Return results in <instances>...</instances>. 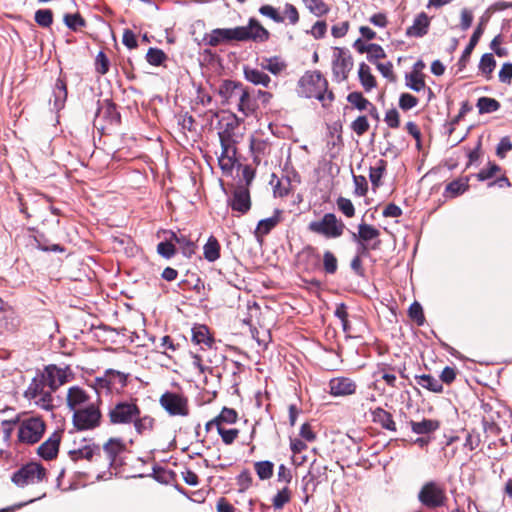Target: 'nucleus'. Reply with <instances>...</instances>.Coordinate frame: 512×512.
<instances>
[{
  "label": "nucleus",
  "mask_w": 512,
  "mask_h": 512,
  "mask_svg": "<svg viewBox=\"0 0 512 512\" xmlns=\"http://www.w3.org/2000/svg\"><path fill=\"white\" fill-rule=\"evenodd\" d=\"M107 417L111 425H133L139 435L151 432L155 419L148 414H141L137 398L121 399L113 403L108 410Z\"/></svg>",
  "instance_id": "obj_1"
},
{
  "label": "nucleus",
  "mask_w": 512,
  "mask_h": 512,
  "mask_svg": "<svg viewBox=\"0 0 512 512\" xmlns=\"http://www.w3.org/2000/svg\"><path fill=\"white\" fill-rule=\"evenodd\" d=\"M270 33L259 21L250 18L248 25L237 26L234 28H216L203 37L205 45L216 47L221 44L232 41L246 42H265L269 39Z\"/></svg>",
  "instance_id": "obj_2"
},
{
  "label": "nucleus",
  "mask_w": 512,
  "mask_h": 512,
  "mask_svg": "<svg viewBox=\"0 0 512 512\" xmlns=\"http://www.w3.org/2000/svg\"><path fill=\"white\" fill-rule=\"evenodd\" d=\"M297 93L301 97L317 99L323 107L334 101V93L328 89V81L319 71L306 72L298 81Z\"/></svg>",
  "instance_id": "obj_3"
},
{
  "label": "nucleus",
  "mask_w": 512,
  "mask_h": 512,
  "mask_svg": "<svg viewBox=\"0 0 512 512\" xmlns=\"http://www.w3.org/2000/svg\"><path fill=\"white\" fill-rule=\"evenodd\" d=\"M417 499L428 509L443 507L448 500L445 485L435 480L426 481L420 487Z\"/></svg>",
  "instance_id": "obj_4"
},
{
  "label": "nucleus",
  "mask_w": 512,
  "mask_h": 512,
  "mask_svg": "<svg viewBox=\"0 0 512 512\" xmlns=\"http://www.w3.org/2000/svg\"><path fill=\"white\" fill-rule=\"evenodd\" d=\"M346 226L334 213H326L319 220L309 223L308 230L328 239L339 238L343 235Z\"/></svg>",
  "instance_id": "obj_5"
},
{
  "label": "nucleus",
  "mask_w": 512,
  "mask_h": 512,
  "mask_svg": "<svg viewBox=\"0 0 512 512\" xmlns=\"http://www.w3.org/2000/svg\"><path fill=\"white\" fill-rule=\"evenodd\" d=\"M101 412L98 406L90 403L73 413V424L77 430H89L96 428L101 422Z\"/></svg>",
  "instance_id": "obj_6"
},
{
  "label": "nucleus",
  "mask_w": 512,
  "mask_h": 512,
  "mask_svg": "<svg viewBox=\"0 0 512 512\" xmlns=\"http://www.w3.org/2000/svg\"><path fill=\"white\" fill-rule=\"evenodd\" d=\"M39 373L47 383V388H50L52 391H56L74 378V374L69 366L59 367L55 364H50L45 366Z\"/></svg>",
  "instance_id": "obj_7"
},
{
  "label": "nucleus",
  "mask_w": 512,
  "mask_h": 512,
  "mask_svg": "<svg viewBox=\"0 0 512 512\" xmlns=\"http://www.w3.org/2000/svg\"><path fill=\"white\" fill-rule=\"evenodd\" d=\"M353 67V59L345 48L335 47L332 55V74L336 82H343L348 78Z\"/></svg>",
  "instance_id": "obj_8"
},
{
  "label": "nucleus",
  "mask_w": 512,
  "mask_h": 512,
  "mask_svg": "<svg viewBox=\"0 0 512 512\" xmlns=\"http://www.w3.org/2000/svg\"><path fill=\"white\" fill-rule=\"evenodd\" d=\"M44 431V421L40 417H30L20 423L18 439L23 443L34 444L42 438Z\"/></svg>",
  "instance_id": "obj_9"
},
{
  "label": "nucleus",
  "mask_w": 512,
  "mask_h": 512,
  "mask_svg": "<svg viewBox=\"0 0 512 512\" xmlns=\"http://www.w3.org/2000/svg\"><path fill=\"white\" fill-rule=\"evenodd\" d=\"M45 469L37 463H29L15 472L12 476V481L20 487L38 483L45 477Z\"/></svg>",
  "instance_id": "obj_10"
},
{
  "label": "nucleus",
  "mask_w": 512,
  "mask_h": 512,
  "mask_svg": "<svg viewBox=\"0 0 512 512\" xmlns=\"http://www.w3.org/2000/svg\"><path fill=\"white\" fill-rule=\"evenodd\" d=\"M159 402L171 416H187L189 414L187 399L180 394L166 392L160 397Z\"/></svg>",
  "instance_id": "obj_11"
},
{
  "label": "nucleus",
  "mask_w": 512,
  "mask_h": 512,
  "mask_svg": "<svg viewBox=\"0 0 512 512\" xmlns=\"http://www.w3.org/2000/svg\"><path fill=\"white\" fill-rule=\"evenodd\" d=\"M128 375L113 369L105 371L104 375L97 377L95 385L97 389H106L109 392L120 391L127 385Z\"/></svg>",
  "instance_id": "obj_12"
},
{
  "label": "nucleus",
  "mask_w": 512,
  "mask_h": 512,
  "mask_svg": "<svg viewBox=\"0 0 512 512\" xmlns=\"http://www.w3.org/2000/svg\"><path fill=\"white\" fill-rule=\"evenodd\" d=\"M329 393L334 397H345L353 395L356 392V382L344 376H339L330 379L328 383Z\"/></svg>",
  "instance_id": "obj_13"
},
{
  "label": "nucleus",
  "mask_w": 512,
  "mask_h": 512,
  "mask_svg": "<svg viewBox=\"0 0 512 512\" xmlns=\"http://www.w3.org/2000/svg\"><path fill=\"white\" fill-rule=\"evenodd\" d=\"M243 118L237 117L235 114H230L228 117H223L220 121L221 128L218 132L219 139L224 141L237 142L238 135L236 130L239 129Z\"/></svg>",
  "instance_id": "obj_14"
},
{
  "label": "nucleus",
  "mask_w": 512,
  "mask_h": 512,
  "mask_svg": "<svg viewBox=\"0 0 512 512\" xmlns=\"http://www.w3.org/2000/svg\"><path fill=\"white\" fill-rule=\"evenodd\" d=\"M229 205L233 211L246 214L251 208L249 188L246 186H237L229 200Z\"/></svg>",
  "instance_id": "obj_15"
},
{
  "label": "nucleus",
  "mask_w": 512,
  "mask_h": 512,
  "mask_svg": "<svg viewBox=\"0 0 512 512\" xmlns=\"http://www.w3.org/2000/svg\"><path fill=\"white\" fill-rule=\"evenodd\" d=\"M61 437V431L53 432L50 437L38 447V455L45 460L54 459L59 451Z\"/></svg>",
  "instance_id": "obj_16"
},
{
  "label": "nucleus",
  "mask_w": 512,
  "mask_h": 512,
  "mask_svg": "<svg viewBox=\"0 0 512 512\" xmlns=\"http://www.w3.org/2000/svg\"><path fill=\"white\" fill-rule=\"evenodd\" d=\"M67 406L73 412L90 404V396L79 386H72L67 392Z\"/></svg>",
  "instance_id": "obj_17"
},
{
  "label": "nucleus",
  "mask_w": 512,
  "mask_h": 512,
  "mask_svg": "<svg viewBox=\"0 0 512 512\" xmlns=\"http://www.w3.org/2000/svg\"><path fill=\"white\" fill-rule=\"evenodd\" d=\"M431 18L425 13L421 12L416 15L411 26L406 29V36L414 38L424 37L430 27Z\"/></svg>",
  "instance_id": "obj_18"
},
{
  "label": "nucleus",
  "mask_w": 512,
  "mask_h": 512,
  "mask_svg": "<svg viewBox=\"0 0 512 512\" xmlns=\"http://www.w3.org/2000/svg\"><path fill=\"white\" fill-rule=\"evenodd\" d=\"M236 100L238 101L237 109L244 117L253 115L258 108L257 100L245 87L241 89Z\"/></svg>",
  "instance_id": "obj_19"
},
{
  "label": "nucleus",
  "mask_w": 512,
  "mask_h": 512,
  "mask_svg": "<svg viewBox=\"0 0 512 512\" xmlns=\"http://www.w3.org/2000/svg\"><path fill=\"white\" fill-rule=\"evenodd\" d=\"M380 231L374 226L366 223H360L358 225V233L352 234V239L355 242L372 244L376 240H379Z\"/></svg>",
  "instance_id": "obj_20"
},
{
  "label": "nucleus",
  "mask_w": 512,
  "mask_h": 512,
  "mask_svg": "<svg viewBox=\"0 0 512 512\" xmlns=\"http://www.w3.org/2000/svg\"><path fill=\"white\" fill-rule=\"evenodd\" d=\"M126 445L121 438H110L103 445V452L106 454L109 464L112 465L117 456L124 452Z\"/></svg>",
  "instance_id": "obj_21"
},
{
  "label": "nucleus",
  "mask_w": 512,
  "mask_h": 512,
  "mask_svg": "<svg viewBox=\"0 0 512 512\" xmlns=\"http://www.w3.org/2000/svg\"><path fill=\"white\" fill-rule=\"evenodd\" d=\"M101 450L98 445L86 444L78 449L69 451L71 460L78 461L80 459L92 460L94 456H100Z\"/></svg>",
  "instance_id": "obj_22"
},
{
  "label": "nucleus",
  "mask_w": 512,
  "mask_h": 512,
  "mask_svg": "<svg viewBox=\"0 0 512 512\" xmlns=\"http://www.w3.org/2000/svg\"><path fill=\"white\" fill-rule=\"evenodd\" d=\"M243 88L241 83L225 80L219 87V95L222 97L223 102H230L236 100L239 92Z\"/></svg>",
  "instance_id": "obj_23"
},
{
  "label": "nucleus",
  "mask_w": 512,
  "mask_h": 512,
  "mask_svg": "<svg viewBox=\"0 0 512 512\" xmlns=\"http://www.w3.org/2000/svg\"><path fill=\"white\" fill-rule=\"evenodd\" d=\"M244 76L247 81L254 85L268 87L271 82L270 77L262 69L244 67Z\"/></svg>",
  "instance_id": "obj_24"
},
{
  "label": "nucleus",
  "mask_w": 512,
  "mask_h": 512,
  "mask_svg": "<svg viewBox=\"0 0 512 512\" xmlns=\"http://www.w3.org/2000/svg\"><path fill=\"white\" fill-rule=\"evenodd\" d=\"M487 21H488V17H485V16L481 17L480 22H479L478 26L476 27V29L474 30L468 45L466 46V48L463 51V54L461 56L462 61L466 60L470 56L474 47L479 42L481 36L484 33V29H485V25H486Z\"/></svg>",
  "instance_id": "obj_25"
},
{
  "label": "nucleus",
  "mask_w": 512,
  "mask_h": 512,
  "mask_svg": "<svg viewBox=\"0 0 512 512\" xmlns=\"http://www.w3.org/2000/svg\"><path fill=\"white\" fill-rule=\"evenodd\" d=\"M47 383L42 379L40 373H38L30 382L29 386L24 392V397L27 400H32L35 397L39 396L41 393L47 391Z\"/></svg>",
  "instance_id": "obj_26"
},
{
  "label": "nucleus",
  "mask_w": 512,
  "mask_h": 512,
  "mask_svg": "<svg viewBox=\"0 0 512 512\" xmlns=\"http://www.w3.org/2000/svg\"><path fill=\"white\" fill-rule=\"evenodd\" d=\"M373 422L382 426V428L389 431H396V424L392 415L382 408H376L372 411Z\"/></svg>",
  "instance_id": "obj_27"
},
{
  "label": "nucleus",
  "mask_w": 512,
  "mask_h": 512,
  "mask_svg": "<svg viewBox=\"0 0 512 512\" xmlns=\"http://www.w3.org/2000/svg\"><path fill=\"white\" fill-rule=\"evenodd\" d=\"M358 78L365 92H369L376 87V79L371 72V68L364 62L359 65Z\"/></svg>",
  "instance_id": "obj_28"
},
{
  "label": "nucleus",
  "mask_w": 512,
  "mask_h": 512,
  "mask_svg": "<svg viewBox=\"0 0 512 512\" xmlns=\"http://www.w3.org/2000/svg\"><path fill=\"white\" fill-rule=\"evenodd\" d=\"M66 99H67L66 83L61 79H57L54 89H53V107H54V109L57 111L61 110L65 105Z\"/></svg>",
  "instance_id": "obj_29"
},
{
  "label": "nucleus",
  "mask_w": 512,
  "mask_h": 512,
  "mask_svg": "<svg viewBox=\"0 0 512 512\" xmlns=\"http://www.w3.org/2000/svg\"><path fill=\"white\" fill-rule=\"evenodd\" d=\"M279 215L280 211L276 210L272 217L260 220L255 230L256 237L267 235L278 224Z\"/></svg>",
  "instance_id": "obj_30"
},
{
  "label": "nucleus",
  "mask_w": 512,
  "mask_h": 512,
  "mask_svg": "<svg viewBox=\"0 0 512 512\" xmlns=\"http://www.w3.org/2000/svg\"><path fill=\"white\" fill-rule=\"evenodd\" d=\"M415 379L418 385L429 391L436 393H440L443 391V385L441 381L429 374L417 375L415 376Z\"/></svg>",
  "instance_id": "obj_31"
},
{
  "label": "nucleus",
  "mask_w": 512,
  "mask_h": 512,
  "mask_svg": "<svg viewBox=\"0 0 512 512\" xmlns=\"http://www.w3.org/2000/svg\"><path fill=\"white\" fill-rule=\"evenodd\" d=\"M192 340L196 344H204L207 347H212L214 342L210 336L209 329L205 325H198L192 329Z\"/></svg>",
  "instance_id": "obj_32"
},
{
  "label": "nucleus",
  "mask_w": 512,
  "mask_h": 512,
  "mask_svg": "<svg viewBox=\"0 0 512 512\" xmlns=\"http://www.w3.org/2000/svg\"><path fill=\"white\" fill-rule=\"evenodd\" d=\"M250 148L254 156V161L257 163H260L262 158L269 154L270 151V145L267 141L256 138L251 139Z\"/></svg>",
  "instance_id": "obj_33"
},
{
  "label": "nucleus",
  "mask_w": 512,
  "mask_h": 512,
  "mask_svg": "<svg viewBox=\"0 0 512 512\" xmlns=\"http://www.w3.org/2000/svg\"><path fill=\"white\" fill-rule=\"evenodd\" d=\"M411 429L416 434H428L436 431L440 424L437 420L423 419L420 422L411 421Z\"/></svg>",
  "instance_id": "obj_34"
},
{
  "label": "nucleus",
  "mask_w": 512,
  "mask_h": 512,
  "mask_svg": "<svg viewBox=\"0 0 512 512\" xmlns=\"http://www.w3.org/2000/svg\"><path fill=\"white\" fill-rule=\"evenodd\" d=\"M204 257L209 262H215L220 257V244L214 236H210L203 247Z\"/></svg>",
  "instance_id": "obj_35"
},
{
  "label": "nucleus",
  "mask_w": 512,
  "mask_h": 512,
  "mask_svg": "<svg viewBox=\"0 0 512 512\" xmlns=\"http://www.w3.org/2000/svg\"><path fill=\"white\" fill-rule=\"evenodd\" d=\"M260 66L262 70H267L273 75H279L286 68V64L277 56L263 58L260 62Z\"/></svg>",
  "instance_id": "obj_36"
},
{
  "label": "nucleus",
  "mask_w": 512,
  "mask_h": 512,
  "mask_svg": "<svg viewBox=\"0 0 512 512\" xmlns=\"http://www.w3.org/2000/svg\"><path fill=\"white\" fill-rule=\"evenodd\" d=\"M405 84L415 92H420L426 87L424 75L418 72H411L405 75Z\"/></svg>",
  "instance_id": "obj_37"
},
{
  "label": "nucleus",
  "mask_w": 512,
  "mask_h": 512,
  "mask_svg": "<svg viewBox=\"0 0 512 512\" xmlns=\"http://www.w3.org/2000/svg\"><path fill=\"white\" fill-rule=\"evenodd\" d=\"M50 388H48L47 391L41 393L39 396L35 397L31 401L39 408L46 410V411H52L54 408V398L53 393Z\"/></svg>",
  "instance_id": "obj_38"
},
{
  "label": "nucleus",
  "mask_w": 512,
  "mask_h": 512,
  "mask_svg": "<svg viewBox=\"0 0 512 512\" xmlns=\"http://www.w3.org/2000/svg\"><path fill=\"white\" fill-rule=\"evenodd\" d=\"M386 166V161L379 159L374 167H370L369 178L374 187H378L380 185Z\"/></svg>",
  "instance_id": "obj_39"
},
{
  "label": "nucleus",
  "mask_w": 512,
  "mask_h": 512,
  "mask_svg": "<svg viewBox=\"0 0 512 512\" xmlns=\"http://www.w3.org/2000/svg\"><path fill=\"white\" fill-rule=\"evenodd\" d=\"M469 187L468 178L458 179L450 182L445 189V192L449 194L450 197H456L462 193H464Z\"/></svg>",
  "instance_id": "obj_40"
},
{
  "label": "nucleus",
  "mask_w": 512,
  "mask_h": 512,
  "mask_svg": "<svg viewBox=\"0 0 512 512\" xmlns=\"http://www.w3.org/2000/svg\"><path fill=\"white\" fill-rule=\"evenodd\" d=\"M306 8L315 16L320 17L329 12V6L323 0H303Z\"/></svg>",
  "instance_id": "obj_41"
},
{
  "label": "nucleus",
  "mask_w": 512,
  "mask_h": 512,
  "mask_svg": "<svg viewBox=\"0 0 512 512\" xmlns=\"http://www.w3.org/2000/svg\"><path fill=\"white\" fill-rule=\"evenodd\" d=\"M291 495L292 492L287 486H284L282 489H280L272 499V506L274 507V509H282L285 506V504H287L290 501Z\"/></svg>",
  "instance_id": "obj_42"
},
{
  "label": "nucleus",
  "mask_w": 512,
  "mask_h": 512,
  "mask_svg": "<svg viewBox=\"0 0 512 512\" xmlns=\"http://www.w3.org/2000/svg\"><path fill=\"white\" fill-rule=\"evenodd\" d=\"M347 101L359 111H364L371 106V102L366 99L361 92H351L347 96Z\"/></svg>",
  "instance_id": "obj_43"
},
{
  "label": "nucleus",
  "mask_w": 512,
  "mask_h": 512,
  "mask_svg": "<svg viewBox=\"0 0 512 512\" xmlns=\"http://www.w3.org/2000/svg\"><path fill=\"white\" fill-rule=\"evenodd\" d=\"M477 107L479 109V113L481 114L492 113L500 108V103L493 98L481 97L477 101Z\"/></svg>",
  "instance_id": "obj_44"
},
{
  "label": "nucleus",
  "mask_w": 512,
  "mask_h": 512,
  "mask_svg": "<svg viewBox=\"0 0 512 512\" xmlns=\"http://www.w3.org/2000/svg\"><path fill=\"white\" fill-rule=\"evenodd\" d=\"M254 468L261 480H267L273 475L274 464L271 461H259L254 464Z\"/></svg>",
  "instance_id": "obj_45"
},
{
  "label": "nucleus",
  "mask_w": 512,
  "mask_h": 512,
  "mask_svg": "<svg viewBox=\"0 0 512 512\" xmlns=\"http://www.w3.org/2000/svg\"><path fill=\"white\" fill-rule=\"evenodd\" d=\"M34 19L39 26L48 28L53 23V13L50 9H39L35 12Z\"/></svg>",
  "instance_id": "obj_46"
},
{
  "label": "nucleus",
  "mask_w": 512,
  "mask_h": 512,
  "mask_svg": "<svg viewBox=\"0 0 512 512\" xmlns=\"http://www.w3.org/2000/svg\"><path fill=\"white\" fill-rule=\"evenodd\" d=\"M172 239L181 246L184 255L190 256L194 253V242L188 239L185 235L172 233Z\"/></svg>",
  "instance_id": "obj_47"
},
{
  "label": "nucleus",
  "mask_w": 512,
  "mask_h": 512,
  "mask_svg": "<svg viewBox=\"0 0 512 512\" xmlns=\"http://www.w3.org/2000/svg\"><path fill=\"white\" fill-rule=\"evenodd\" d=\"M166 54L161 50L157 48H149L146 59L149 64L153 66H159L166 60Z\"/></svg>",
  "instance_id": "obj_48"
},
{
  "label": "nucleus",
  "mask_w": 512,
  "mask_h": 512,
  "mask_svg": "<svg viewBox=\"0 0 512 512\" xmlns=\"http://www.w3.org/2000/svg\"><path fill=\"white\" fill-rule=\"evenodd\" d=\"M360 52H367L370 61L374 59H381L386 56L383 48L378 44H368L365 47L359 48Z\"/></svg>",
  "instance_id": "obj_49"
},
{
  "label": "nucleus",
  "mask_w": 512,
  "mask_h": 512,
  "mask_svg": "<svg viewBox=\"0 0 512 512\" xmlns=\"http://www.w3.org/2000/svg\"><path fill=\"white\" fill-rule=\"evenodd\" d=\"M63 20L65 25L73 31H76L79 27L85 26V20L79 13L65 14Z\"/></svg>",
  "instance_id": "obj_50"
},
{
  "label": "nucleus",
  "mask_w": 512,
  "mask_h": 512,
  "mask_svg": "<svg viewBox=\"0 0 512 512\" xmlns=\"http://www.w3.org/2000/svg\"><path fill=\"white\" fill-rule=\"evenodd\" d=\"M323 266L324 270L328 274H334L338 268V261L336 256L330 252L325 251L323 254Z\"/></svg>",
  "instance_id": "obj_51"
},
{
  "label": "nucleus",
  "mask_w": 512,
  "mask_h": 512,
  "mask_svg": "<svg viewBox=\"0 0 512 512\" xmlns=\"http://www.w3.org/2000/svg\"><path fill=\"white\" fill-rule=\"evenodd\" d=\"M369 122L366 116L362 115L357 117L352 123H351V129L354 133H356L358 136L364 135L369 130Z\"/></svg>",
  "instance_id": "obj_52"
},
{
  "label": "nucleus",
  "mask_w": 512,
  "mask_h": 512,
  "mask_svg": "<svg viewBox=\"0 0 512 512\" xmlns=\"http://www.w3.org/2000/svg\"><path fill=\"white\" fill-rule=\"evenodd\" d=\"M237 412L232 408L224 407L220 414L216 417L218 423L223 426V424H233L237 421Z\"/></svg>",
  "instance_id": "obj_53"
},
{
  "label": "nucleus",
  "mask_w": 512,
  "mask_h": 512,
  "mask_svg": "<svg viewBox=\"0 0 512 512\" xmlns=\"http://www.w3.org/2000/svg\"><path fill=\"white\" fill-rule=\"evenodd\" d=\"M338 209L348 218L355 215V208L352 201L345 197H339L336 201Z\"/></svg>",
  "instance_id": "obj_54"
},
{
  "label": "nucleus",
  "mask_w": 512,
  "mask_h": 512,
  "mask_svg": "<svg viewBox=\"0 0 512 512\" xmlns=\"http://www.w3.org/2000/svg\"><path fill=\"white\" fill-rule=\"evenodd\" d=\"M496 66V61L492 54L486 53L481 57L479 69L484 74H491Z\"/></svg>",
  "instance_id": "obj_55"
},
{
  "label": "nucleus",
  "mask_w": 512,
  "mask_h": 512,
  "mask_svg": "<svg viewBox=\"0 0 512 512\" xmlns=\"http://www.w3.org/2000/svg\"><path fill=\"white\" fill-rule=\"evenodd\" d=\"M356 243H357V249H356L357 254L355 256L362 258V257H368L370 255V250L379 249L381 241L376 240L372 244L361 243V242H356Z\"/></svg>",
  "instance_id": "obj_56"
},
{
  "label": "nucleus",
  "mask_w": 512,
  "mask_h": 512,
  "mask_svg": "<svg viewBox=\"0 0 512 512\" xmlns=\"http://www.w3.org/2000/svg\"><path fill=\"white\" fill-rule=\"evenodd\" d=\"M218 433H219V435L221 436L222 441H223L226 445H231V444L236 440V438L238 437V435H239V430H238V429H235V428H232V429H226V428H224V427L221 425L220 427H218Z\"/></svg>",
  "instance_id": "obj_57"
},
{
  "label": "nucleus",
  "mask_w": 512,
  "mask_h": 512,
  "mask_svg": "<svg viewBox=\"0 0 512 512\" xmlns=\"http://www.w3.org/2000/svg\"><path fill=\"white\" fill-rule=\"evenodd\" d=\"M259 13L263 16H266V17H269L270 19H272L274 22L276 23H282L284 22V17L281 16L277 9L274 8L273 6L271 5H262L260 8H259Z\"/></svg>",
  "instance_id": "obj_58"
},
{
  "label": "nucleus",
  "mask_w": 512,
  "mask_h": 512,
  "mask_svg": "<svg viewBox=\"0 0 512 512\" xmlns=\"http://www.w3.org/2000/svg\"><path fill=\"white\" fill-rule=\"evenodd\" d=\"M418 104V99L409 94V93H402L399 98V107L404 110H410L414 107H416Z\"/></svg>",
  "instance_id": "obj_59"
},
{
  "label": "nucleus",
  "mask_w": 512,
  "mask_h": 512,
  "mask_svg": "<svg viewBox=\"0 0 512 512\" xmlns=\"http://www.w3.org/2000/svg\"><path fill=\"white\" fill-rule=\"evenodd\" d=\"M409 317L414 320L417 325H422L424 323L423 309L418 302H414L410 305Z\"/></svg>",
  "instance_id": "obj_60"
},
{
  "label": "nucleus",
  "mask_w": 512,
  "mask_h": 512,
  "mask_svg": "<svg viewBox=\"0 0 512 512\" xmlns=\"http://www.w3.org/2000/svg\"><path fill=\"white\" fill-rule=\"evenodd\" d=\"M95 69L96 72L101 75H105L109 70V60L102 51H100L96 56Z\"/></svg>",
  "instance_id": "obj_61"
},
{
  "label": "nucleus",
  "mask_w": 512,
  "mask_h": 512,
  "mask_svg": "<svg viewBox=\"0 0 512 512\" xmlns=\"http://www.w3.org/2000/svg\"><path fill=\"white\" fill-rule=\"evenodd\" d=\"M353 181L355 184V194L358 196H364L368 190L367 180L364 176L354 175Z\"/></svg>",
  "instance_id": "obj_62"
},
{
  "label": "nucleus",
  "mask_w": 512,
  "mask_h": 512,
  "mask_svg": "<svg viewBox=\"0 0 512 512\" xmlns=\"http://www.w3.org/2000/svg\"><path fill=\"white\" fill-rule=\"evenodd\" d=\"M499 170L500 167L497 164L489 163V167L487 169H482L477 173L476 177L479 181H485L492 178Z\"/></svg>",
  "instance_id": "obj_63"
},
{
  "label": "nucleus",
  "mask_w": 512,
  "mask_h": 512,
  "mask_svg": "<svg viewBox=\"0 0 512 512\" xmlns=\"http://www.w3.org/2000/svg\"><path fill=\"white\" fill-rule=\"evenodd\" d=\"M384 121L391 128H398L400 125V115L396 109H390L386 112Z\"/></svg>",
  "instance_id": "obj_64"
}]
</instances>
